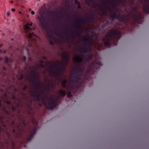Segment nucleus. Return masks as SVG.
Wrapping results in <instances>:
<instances>
[{"instance_id":"obj_8","label":"nucleus","mask_w":149,"mask_h":149,"mask_svg":"<svg viewBox=\"0 0 149 149\" xmlns=\"http://www.w3.org/2000/svg\"><path fill=\"white\" fill-rule=\"evenodd\" d=\"M6 102L7 104L10 105V107L12 112L14 113H17V116L19 120L23 116L21 114L22 110H24V108L23 104L22 103L20 99H19V102L15 103V105L12 104L11 102L9 101H7Z\"/></svg>"},{"instance_id":"obj_47","label":"nucleus","mask_w":149,"mask_h":149,"mask_svg":"<svg viewBox=\"0 0 149 149\" xmlns=\"http://www.w3.org/2000/svg\"><path fill=\"white\" fill-rule=\"evenodd\" d=\"M2 52V51L1 49H0V53H1Z\"/></svg>"},{"instance_id":"obj_51","label":"nucleus","mask_w":149,"mask_h":149,"mask_svg":"<svg viewBox=\"0 0 149 149\" xmlns=\"http://www.w3.org/2000/svg\"><path fill=\"white\" fill-rule=\"evenodd\" d=\"M54 15H55V12H54Z\"/></svg>"},{"instance_id":"obj_37","label":"nucleus","mask_w":149,"mask_h":149,"mask_svg":"<svg viewBox=\"0 0 149 149\" xmlns=\"http://www.w3.org/2000/svg\"><path fill=\"white\" fill-rule=\"evenodd\" d=\"M43 59H47L46 57V56H43Z\"/></svg>"},{"instance_id":"obj_26","label":"nucleus","mask_w":149,"mask_h":149,"mask_svg":"<svg viewBox=\"0 0 149 149\" xmlns=\"http://www.w3.org/2000/svg\"><path fill=\"white\" fill-rule=\"evenodd\" d=\"M38 67H41L42 68H44V66L43 63H40L38 64Z\"/></svg>"},{"instance_id":"obj_34","label":"nucleus","mask_w":149,"mask_h":149,"mask_svg":"<svg viewBox=\"0 0 149 149\" xmlns=\"http://www.w3.org/2000/svg\"><path fill=\"white\" fill-rule=\"evenodd\" d=\"M40 63H43V61L42 60H41L39 61Z\"/></svg>"},{"instance_id":"obj_53","label":"nucleus","mask_w":149,"mask_h":149,"mask_svg":"<svg viewBox=\"0 0 149 149\" xmlns=\"http://www.w3.org/2000/svg\"><path fill=\"white\" fill-rule=\"evenodd\" d=\"M31 10V9H29V10Z\"/></svg>"},{"instance_id":"obj_45","label":"nucleus","mask_w":149,"mask_h":149,"mask_svg":"<svg viewBox=\"0 0 149 149\" xmlns=\"http://www.w3.org/2000/svg\"><path fill=\"white\" fill-rule=\"evenodd\" d=\"M0 90V91H1V92H3V90L2 89H1Z\"/></svg>"},{"instance_id":"obj_41","label":"nucleus","mask_w":149,"mask_h":149,"mask_svg":"<svg viewBox=\"0 0 149 149\" xmlns=\"http://www.w3.org/2000/svg\"><path fill=\"white\" fill-rule=\"evenodd\" d=\"M10 15V13L8 12L7 13V15L8 16H9Z\"/></svg>"},{"instance_id":"obj_14","label":"nucleus","mask_w":149,"mask_h":149,"mask_svg":"<svg viewBox=\"0 0 149 149\" xmlns=\"http://www.w3.org/2000/svg\"><path fill=\"white\" fill-rule=\"evenodd\" d=\"M31 72L33 74L30 77V80L32 82L33 85L35 86V87H37L38 83L40 84L42 83L39 82L40 77L38 75L35 74V71H33Z\"/></svg>"},{"instance_id":"obj_20","label":"nucleus","mask_w":149,"mask_h":149,"mask_svg":"<svg viewBox=\"0 0 149 149\" xmlns=\"http://www.w3.org/2000/svg\"><path fill=\"white\" fill-rule=\"evenodd\" d=\"M59 92L61 95L63 97H64L66 95V93L65 91L64 90H60L59 91Z\"/></svg>"},{"instance_id":"obj_12","label":"nucleus","mask_w":149,"mask_h":149,"mask_svg":"<svg viewBox=\"0 0 149 149\" xmlns=\"http://www.w3.org/2000/svg\"><path fill=\"white\" fill-rule=\"evenodd\" d=\"M69 54L67 53L64 52L62 54V58L63 61L60 62L58 60L56 61L57 64L58 65L60 64L65 67H67L68 65V61L69 60Z\"/></svg>"},{"instance_id":"obj_36","label":"nucleus","mask_w":149,"mask_h":149,"mask_svg":"<svg viewBox=\"0 0 149 149\" xmlns=\"http://www.w3.org/2000/svg\"><path fill=\"white\" fill-rule=\"evenodd\" d=\"M2 106V102L1 100L0 99V107Z\"/></svg>"},{"instance_id":"obj_10","label":"nucleus","mask_w":149,"mask_h":149,"mask_svg":"<svg viewBox=\"0 0 149 149\" xmlns=\"http://www.w3.org/2000/svg\"><path fill=\"white\" fill-rule=\"evenodd\" d=\"M3 115L1 116H0V122L1 124V125L6 128V126L4 123V122L6 121L8 122L11 119V117H14V115L12 114L11 112H8L6 110V108L5 107H3Z\"/></svg>"},{"instance_id":"obj_2","label":"nucleus","mask_w":149,"mask_h":149,"mask_svg":"<svg viewBox=\"0 0 149 149\" xmlns=\"http://www.w3.org/2000/svg\"><path fill=\"white\" fill-rule=\"evenodd\" d=\"M26 118L22 116L19 120L20 122L18 124H15L13 121L10 125L11 127L15 128L18 131L17 132H16L15 130H13V136L15 138L22 139L21 143L24 144L25 148H26L25 144L27 143L28 141H31L38 128L36 126L27 127L29 122H26Z\"/></svg>"},{"instance_id":"obj_7","label":"nucleus","mask_w":149,"mask_h":149,"mask_svg":"<svg viewBox=\"0 0 149 149\" xmlns=\"http://www.w3.org/2000/svg\"><path fill=\"white\" fill-rule=\"evenodd\" d=\"M77 19L78 20L79 23L78 24V26L77 27L76 35L75 33L72 32V31H70V32L72 34V36H66V37H67L66 40L68 42H73L76 39V36L80 37L81 36L82 32L83 26L86 24L85 23L84 20H83L82 19L78 17Z\"/></svg>"},{"instance_id":"obj_24","label":"nucleus","mask_w":149,"mask_h":149,"mask_svg":"<svg viewBox=\"0 0 149 149\" xmlns=\"http://www.w3.org/2000/svg\"><path fill=\"white\" fill-rule=\"evenodd\" d=\"M5 62L7 63H8L9 62V58L7 57H6L5 59Z\"/></svg>"},{"instance_id":"obj_16","label":"nucleus","mask_w":149,"mask_h":149,"mask_svg":"<svg viewBox=\"0 0 149 149\" xmlns=\"http://www.w3.org/2000/svg\"><path fill=\"white\" fill-rule=\"evenodd\" d=\"M139 1L142 3H144L146 4L143 5V8L144 12L147 14L149 13V0H139Z\"/></svg>"},{"instance_id":"obj_42","label":"nucleus","mask_w":149,"mask_h":149,"mask_svg":"<svg viewBox=\"0 0 149 149\" xmlns=\"http://www.w3.org/2000/svg\"><path fill=\"white\" fill-rule=\"evenodd\" d=\"M3 69L4 70H6V68H5L4 67H3Z\"/></svg>"},{"instance_id":"obj_46","label":"nucleus","mask_w":149,"mask_h":149,"mask_svg":"<svg viewBox=\"0 0 149 149\" xmlns=\"http://www.w3.org/2000/svg\"><path fill=\"white\" fill-rule=\"evenodd\" d=\"M39 105L40 106H42V104H39Z\"/></svg>"},{"instance_id":"obj_11","label":"nucleus","mask_w":149,"mask_h":149,"mask_svg":"<svg viewBox=\"0 0 149 149\" xmlns=\"http://www.w3.org/2000/svg\"><path fill=\"white\" fill-rule=\"evenodd\" d=\"M90 11L91 14L90 15L87 14L88 16L86 17V19H83V20L84 21L85 23H89L92 24L96 22L98 17L92 10L91 9Z\"/></svg>"},{"instance_id":"obj_21","label":"nucleus","mask_w":149,"mask_h":149,"mask_svg":"<svg viewBox=\"0 0 149 149\" xmlns=\"http://www.w3.org/2000/svg\"><path fill=\"white\" fill-rule=\"evenodd\" d=\"M74 3L77 6V7L79 9L81 8L79 2L77 0H74Z\"/></svg>"},{"instance_id":"obj_39","label":"nucleus","mask_w":149,"mask_h":149,"mask_svg":"<svg viewBox=\"0 0 149 149\" xmlns=\"http://www.w3.org/2000/svg\"><path fill=\"white\" fill-rule=\"evenodd\" d=\"M11 10L13 12H14L15 11V9L14 8H12L11 9Z\"/></svg>"},{"instance_id":"obj_25","label":"nucleus","mask_w":149,"mask_h":149,"mask_svg":"<svg viewBox=\"0 0 149 149\" xmlns=\"http://www.w3.org/2000/svg\"><path fill=\"white\" fill-rule=\"evenodd\" d=\"M67 96L69 98L72 97V95L71 93L70 92H68L67 94Z\"/></svg>"},{"instance_id":"obj_19","label":"nucleus","mask_w":149,"mask_h":149,"mask_svg":"<svg viewBox=\"0 0 149 149\" xmlns=\"http://www.w3.org/2000/svg\"><path fill=\"white\" fill-rule=\"evenodd\" d=\"M67 80L65 79L63 80L61 83L62 86L63 87L65 88L66 87V84L67 83Z\"/></svg>"},{"instance_id":"obj_15","label":"nucleus","mask_w":149,"mask_h":149,"mask_svg":"<svg viewBox=\"0 0 149 149\" xmlns=\"http://www.w3.org/2000/svg\"><path fill=\"white\" fill-rule=\"evenodd\" d=\"M41 26L45 31L49 30V26L48 23L47 21L45 20V18L42 16H41L39 18Z\"/></svg>"},{"instance_id":"obj_18","label":"nucleus","mask_w":149,"mask_h":149,"mask_svg":"<svg viewBox=\"0 0 149 149\" xmlns=\"http://www.w3.org/2000/svg\"><path fill=\"white\" fill-rule=\"evenodd\" d=\"M29 26H33V23H27L26 25H25V29L27 32L32 29V28L29 27Z\"/></svg>"},{"instance_id":"obj_13","label":"nucleus","mask_w":149,"mask_h":149,"mask_svg":"<svg viewBox=\"0 0 149 149\" xmlns=\"http://www.w3.org/2000/svg\"><path fill=\"white\" fill-rule=\"evenodd\" d=\"M28 38L32 41L33 43L38 45L41 42V39L33 33H29L28 35Z\"/></svg>"},{"instance_id":"obj_29","label":"nucleus","mask_w":149,"mask_h":149,"mask_svg":"<svg viewBox=\"0 0 149 149\" xmlns=\"http://www.w3.org/2000/svg\"><path fill=\"white\" fill-rule=\"evenodd\" d=\"M116 2L117 3H118L120 2H122V0H116Z\"/></svg>"},{"instance_id":"obj_22","label":"nucleus","mask_w":149,"mask_h":149,"mask_svg":"<svg viewBox=\"0 0 149 149\" xmlns=\"http://www.w3.org/2000/svg\"><path fill=\"white\" fill-rule=\"evenodd\" d=\"M32 116V123L34 125L36 126L38 124V122H37L36 120L33 118V116Z\"/></svg>"},{"instance_id":"obj_35","label":"nucleus","mask_w":149,"mask_h":149,"mask_svg":"<svg viewBox=\"0 0 149 149\" xmlns=\"http://www.w3.org/2000/svg\"><path fill=\"white\" fill-rule=\"evenodd\" d=\"M31 14L32 15H34L35 14V12L33 11H32L31 12Z\"/></svg>"},{"instance_id":"obj_44","label":"nucleus","mask_w":149,"mask_h":149,"mask_svg":"<svg viewBox=\"0 0 149 149\" xmlns=\"http://www.w3.org/2000/svg\"><path fill=\"white\" fill-rule=\"evenodd\" d=\"M3 45L2 44H1L0 45V48Z\"/></svg>"},{"instance_id":"obj_27","label":"nucleus","mask_w":149,"mask_h":149,"mask_svg":"<svg viewBox=\"0 0 149 149\" xmlns=\"http://www.w3.org/2000/svg\"><path fill=\"white\" fill-rule=\"evenodd\" d=\"M46 88L47 89V91H48L50 90L51 88L49 86V84H48Z\"/></svg>"},{"instance_id":"obj_5","label":"nucleus","mask_w":149,"mask_h":149,"mask_svg":"<svg viewBox=\"0 0 149 149\" xmlns=\"http://www.w3.org/2000/svg\"><path fill=\"white\" fill-rule=\"evenodd\" d=\"M42 83H38L37 87H35L34 90L30 91L31 95L36 98V100L39 102L41 101L42 104H43L47 109H49L53 110L54 108L56 107L57 100L53 97H48L46 95H44L42 97H40L39 94L41 93L42 94L44 93V92H41L40 90V88L42 86Z\"/></svg>"},{"instance_id":"obj_30","label":"nucleus","mask_w":149,"mask_h":149,"mask_svg":"<svg viewBox=\"0 0 149 149\" xmlns=\"http://www.w3.org/2000/svg\"><path fill=\"white\" fill-rule=\"evenodd\" d=\"M23 59L24 62H25L26 60V57L25 56H23Z\"/></svg>"},{"instance_id":"obj_55","label":"nucleus","mask_w":149,"mask_h":149,"mask_svg":"<svg viewBox=\"0 0 149 149\" xmlns=\"http://www.w3.org/2000/svg\"><path fill=\"white\" fill-rule=\"evenodd\" d=\"M106 1H107V0H106Z\"/></svg>"},{"instance_id":"obj_33","label":"nucleus","mask_w":149,"mask_h":149,"mask_svg":"<svg viewBox=\"0 0 149 149\" xmlns=\"http://www.w3.org/2000/svg\"><path fill=\"white\" fill-rule=\"evenodd\" d=\"M28 60L29 61H31L32 60V58L31 57H28Z\"/></svg>"},{"instance_id":"obj_31","label":"nucleus","mask_w":149,"mask_h":149,"mask_svg":"<svg viewBox=\"0 0 149 149\" xmlns=\"http://www.w3.org/2000/svg\"><path fill=\"white\" fill-rule=\"evenodd\" d=\"M21 94L23 96V97H22V98L24 99V96H25L26 94L25 93H21Z\"/></svg>"},{"instance_id":"obj_3","label":"nucleus","mask_w":149,"mask_h":149,"mask_svg":"<svg viewBox=\"0 0 149 149\" xmlns=\"http://www.w3.org/2000/svg\"><path fill=\"white\" fill-rule=\"evenodd\" d=\"M110 16L113 20L118 19L123 24L131 23L133 28L137 26L136 24H141L144 20L143 14L138 11L136 7L134 8L133 10L126 16L121 15L120 12L117 10L116 12H112Z\"/></svg>"},{"instance_id":"obj_9","label":"nucleus","mask_w":149,"mask_h":149,"mask_svg":"<svg viewBox=\"0 0 149 149\" xmlns=\"http://www.w3.org/2000/svg\"><path fill=\"white\" fill-rule=\"evenodd\" d=\"M52 64L49 62H47L48 64L50 66L49 70V75L52 77L56 76L57 78H59L63 74L64 71L60 69H57V71L56 72H55L53 70L56 67V64L54 62L52 61Z\"/></svg>"},{"instance_id":"obj_50","label":"nucleus","mask_w":149,"mask_h":149,"mask_svg":"<svg viewBox=\"0 0 149 149\" xmlns=\"http://www.w3.org/2000/svg\"><path fill=\"white\" fill-rule=\"evenodd\" d=\"M2 98H3V99H4V98L3 97L2 98V100H3V99Z\"/></svg>"},{"instance_id":"obj_23","label":"nucleus","mask_w":149,"mask_h":149,"mask_svg":"<svg viewBox=\"0 0 149 149\" xmlns=\"http://www.w3.org/2000/svg\"><path fill=\"white\" fill-rule=\"evenodd\" d=\"M56 68L57 69H60L61 70H63L64 71L66 69V67L61 65V67L60 68H58V66H57L56 65Z\"/></svg>"},{"instance_id":"obj_38","label":"nucleus","mask_w":149,"mask_h":149,"mask_svg":"<svg viewBox=\"0 0 149 149\" xmlns=\"http://www.w3.org/2000/svg\"><path fill=\"white\" fill-rule=\"evenodd\" d=\"M13 100H15L16 99V97L15 96H13Z\"/></svg>"},{"instance_id":"obj_6","label":"nucleus","mask_w":149,"mask_h":149,"mask_svg":"<svg viewBox=\"0 0 149 149\" xmlns=\"http://www.w3.org/2000/svg\"><path fill=\"white\" fill-rule=\"evenodd\" d=\"M121 36V33L118 29H112L109 31L102 40L104 45L109 47L111 45L109 42H112L114 45H116Z\"/></svg>"},{"instance_id":"obj_54","label":"nucleus","mask_w":149,"mask_h":149,"mask_svg":"<svg viewBox=\"0 0 149 149\" xmlns=\"http://www.w3.org/2000/svg\"><path fill=\"white\" fill-rule=\"evenodd\" d=\"M25 97H26V99L27 98V97H26V96H25Z\"/></svg>"},{"instance_id":"obj_49","label":"nucleus","mask_w":149,"mask_h":149,"mask_svg":"<svg viewBox=\"0 0 149 149\" xmlns=\"http://www.w3.org/2000/svg\"><path fill=\"white\" fill-rule=\"evenodd\" d=\"M13 1H10V2L11 3H13Z\"/></svg>"},{"instance_id":"obj_4","label":"nucleus","mask_w":149,"mask_h":149,"mask_svg":"<svg viewBox=\"0 0 149 149\" xmlns=\"http://www.w3.org/2000/svg\"><path fill=\"white\" fill-rule=\"evenodd\" d=\"M98 1H100L101 2H103V4L105 5L104 6V8H103L99 4L93 1V0H91L90 1L91 4L95 8H97V6H99L101 7L102 8H98V9L100 11V13L98 12V14L99 15L101 18H102L104 16H106L107 13V12H111V13L109 15V16H110V14L112 12V11L113 10V8L114 9H115L116 8V5L115 4L114 2H113V3H110V4L111 6V7L110 6H108L107 8H106V6H107L106 3L104 2L103 0H97ZM117 10L116 11H114V12H116ZM111 18L107 20L106 19L104 22L101 23L98 26V27L99 29H102L103 31H105L107 30L108 29L111 28L112 26L113 25V21L115 19L113 20Z\"/></svg>"},{"instance_id":"obj_43","label":"nucleus","mask_w":149,"mask_h":149,"mask_svg":"<svg viewBox=\"0 0 149 149\" xmlns=\"http://www.w3.org/2000/svg\"><path fill=\"white\" fill-rule=\"evenodd\" d=\"M50 43L52 44V45H53V42L51 41H50Z\"/></svg>"},{"instance_id":"obj_1","label":"nucleus","mask_w":149,"mask_h":149,"mask_svg":"<svg viewBox=\"0 0 149 149\" xmlns=\"http://www.w3.org/2000/svg\"><path fill=\"white\" fill-rule=\"evenodd\" d=\"M84 45L87 47L80 48L78 52L86 54L85 56L81 54L84 60L78 56L74 58V62L79 64L74 68L73 71L74 74L71 77L69 83V88L71 90L75 89L79 92L83 91L85 84L89 82L91 74H94V72H96V70H99L101 66V63L97 61L90 63L93 56L91 49L93 44L91 39L84 36Z\"/></svg>"},{"instance_id":"obj_48","label":"nucleus","mask_w":149,"mask_h":149,"mask_svg":"<svg viewBox=\"0 0 149 149\" xmlns=\"http://www.w3.org/2000/svg\"><path fill=\"white\" fill-rule=\"evenodd\" d=\"M32 100H30V103H32Z\"/></svg>"},{"instance_id":"obj_28","label":"nucleus","mask_w":149,"mask_h":149,"mask_svg":"<svg viewBox=\"0 0 149 149\" xmlns=\"http://www.w3.org/2000/svg\"><path fill=\"white\" fill-rule=\"evenodd\" d=\"M27 88V86L25 85H24V86L23 88L22 89L24 91H25L26 90Z\"/></svg>"},{"instance_id":"obj_52","label":"nucleus","mask_w":149,"mask_h":149,"mask_svg":"<svg viewBox=\"0 0 149 149\" xmlns=\"http://www.w3.org/2000/svg\"><path fill=\"white\" fill-rule=\"evenodd\" d=\"M5 95L6 96V93L5 94Z\"/></svg>"},{"instance_id":"obj_17","label":"nucleus","mask_w":149,"mask_h":149,"mask_svg":"<svg viewBox=\"0 0 149 149\" xmlns=\"http://www.w3.org/2000/svg\"><path fill=\"white\" fill-rule=\"evenodd\" d=\"M26 105L28 109L27 111L28 114L30 116H33L34 115V113L32 111V108L30 105L29 104L26 103Z\"/></svg>"},{"instance_id":"obj_40","label":"nucleus","mask_w":149,"mask_h":149,"mask_svg":"<svg viewBox=\"0 0 149 149\" xmlns=\"http://www.w3.org/2000/svg\"><path fill=\"white\" fill-rule=\"evenodd\" d=\"M3 54H6V50H4L3 52Z\"/></svg>"},{"instance_id":"obj_32","label":"nucleus","mask_w":149,"mask_h":149,"mask_svg":"<svg viewBox=\"0 0 149 149\" xmlns=\"http://www.w3.org/2000/svg\"><path fill=\"white\" fill-rule=\"evenodd\" d=\"M23 79V75H21L19 79L20 80V79Z\"/></svg>"}]
</instances>
